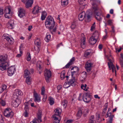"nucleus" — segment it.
<instances>
[{
	"mask_svg": "<svg viewBox=\"0 0 123 123\" xmlns=\"http://www.w3.org/2000/svg\"><path fill=\"white\" fill-rule=\"evenodd\" d=\"M113 119V117H112L110 118L109 119V120L107 122V123H112Z\"/></svg>",
	"mask_w": 123,
	"mask_h": 123,
	"instance_id": "e2e57ef3",
	"label": "nucleus"
},
{
	"mask_svg": "<svg viewBox=\"0 0 123 123\" xmlns=\"http://www.w3.org/2000/svg\"><path fill=\"white\" fill-rule=\"evenodd\" d=\"M93 64L90 61H88L85 65V68L88 72L90 71L93 66Z\"/></svg>",
	"mask_w": 123,
	"mask_h": 123,
	"instance_id": "1a4fd4ad",
	"label": "nucleus"
},
{
	"mask_svg": "<svg viewBox=\"0 0 123 123\" xmlns=\"http://www.w3.org/2000/svg\"><path fill=\"white\" fill-rule=\"evenodd\" d=\"M107 23L108 24L110 25H111L112 23V20L111 19L108 20L107 21Z\"/></svg>",
	"mask_w": 123,
	"mask_h": 123,
	"instance_id": "052dcab7",
	"label": "nucleus"
},
{
	"mask_svg": "<svg viewBox=\"0 0 123 123\" xmlns=\"http://www.w3.org/2000/svg\"><path fill=\"white\" fill-rule=\"evenodd\" d=\"M76 27V24L75 22H73L72 23L71 25V28L72 29H74Z\"/></svg>",
	"mask_w": 123,
	"mask_h": 123,
	"instance_id": "3c124183",
	"label": "nucleus"
},
{
	"mask_svg": "<svg viewBox=\"0 0 123 123\" xmlns=\"http://www.w3.org/2000/svg\"><path fill=\"white\" fill-rule=\"evenodd\" d=\"M82 99L85 102L87 103L89 102L91 100L90 93L89 92L85 93L83 96Z\"/></svg>",
	"mask_w": 123,
	"mask_h": 123,
	"instance_id": "39448f33",
	"label": "nucleus"
},
{
	"mask_svg": "<svg viewBox=\"0 0 123 123\" xmlns=\"http://www.w3.org/2000/svg\"><path fill=\"white\" fill-rule=\"evenodd\" d=\"M31 59V56L30 53H29L27 57L26 60L28 61H30Z\"/></svg>",
	"mask_w": 123,
	"mask_h": 123,
	"instance_id": "5fc2aeb1",
	"label": "nucleus"
},
{
	"mask_svg": "<svg viewBox=\"0 0 123 123\" xmlns=\"http://www.w3.org/2000/svg\"><path fill=\"white\" fill-rule=\"evenodd\" d=\"M86 21L87 22L90 21L91 20V17L89 15H87L86 17Z\"/></svg>",
	"mask_w": 123,
	"mask_h": 123,
	"instance_id": "c03bdc74",
	"label": "nucleus"
},
{
	"mask_svg": "<svg viewBox=\"0 0 123 123\" xmlns=\"http://www.w3.org/2000/svg\"><path fill=\"white\" fill-rule=\"evenodd\" d=\"M49 103L50 105H52L54 103V99L51 97H50L48 99Z\"/></svg>",
	"mask_w": 123,
	"mask_h": 123,
	"instance_id": "f704fd0d",
	"label": "nucleus"
},
{
	"mask_svg": "<svg viewBox=\"0 0 123 123\" xmlns=\"http://www.w3.org/2000/svg\"><path fill=\"white\" fill-rule=\"evenodd\" d=\"M97 41V39L91 36L89 39V43L90 44L93 45L96 43Z\"/></svg>",
	"mask_w": 123,
	"mask_h": 123,
	"instance_id": "5701e85b",
	"label": "nucleus"
},
{
	"mask_svg": "<svg viewBox=\"0 0 123 123\" xmlns=\"http://www.w3.org/2000/svg\"><path fill=\"white\" fill-rule=\"evenodd\" d=\"M86 38L85 37H82L80 39V45L82 49L85 48L86 45Z\"/></svg>",
	"mask_w": 123,
	"mask_h": 123,
	"instance_id": "4468645a",
	"label": "nucleus"
},
{
	"mask_svg": "<svg viewBox=\"0 0 123 123\" xmlns=\"http://www.w3.org/2000/svg\"><path fill=\"white\" fill-rule=\"evenodd\" d=\"M13 100L12 102V105L14 107H17L21 102V100L18 98H15L12 97Z\"/></svg>",
	"mask_w": 123,
	"mask_h": 123,
	"instance_id": "6e6552de",
	"label": "nucleus"
},
{
	"mask_svg": "<svg viewBox=\"0 0 123 123\" xmlns=\"http://www.w3.org/2000/svg\"><path fill=\"white\" fill-rule=\"evenodd\" d=\"M33 3V0H26L25 3V7L26 8H28L32 6Z\"/></svg>",
	"mask_w": 123,
	"mask_h": 123,
	"instance_id": "aec40b11",
	"label": "nucleus"
},
{
	"mask_svg": "<svg viewBox=\"0 0 123 123\" xmlns=\"http://www.w3.org/2000/svg\"><path fill=\"white\" fill-rule=\"evenodd\" d=\"M92 10L93 13L95 15V17L96 19L98 21H101L102 19V15L101 12L98 10V7L97 5L92 4Z\"/></svg>",
	"mask_w": 123,
	"mask_h": 123,
	"instance_id": "f03ea898",
	"label": "nucleus"
},
{
	"mask_svg": "<svg viewBox=\"0 0 123 123\" xmlns=\"http://www.w3.org/2000/svg\"><path fill=\"white\" fill-rule=\"evenodd\" d=\"M55 114L54 115L59 116L61 114L62 110L61 109L59 108H56L54 110Z\"/></svg>",
	"mask_w": 123,
	"mask_h": 123,
	"instance_id": "393cba45",
	"label": "nucleus"
},
{
	"mask_svg": "<svg viewBox=\"0 0 123 123\" xmlns=\"http://www.w3.org/2000/svg\"><path fill=\"white\" fill-rule=\"evenodd\" d=\"M122 49L121 48V47L118 49L117 48H116V52L117 53L121 51Z\"/></svg>",
	"mask_w": 123,
	"mask_h": 123,
	"instance_id": "0e129e2a",
	"label": "nucleus"
},
{
	"mask_svg": "<svg viewBox=\"0 0 123 123\" xmlns=\"http://www.w3.org/2000/svg\"><path fill=\"white\" fill-rule=\"evenodd\" d=\"M42 116V112L41 110H38L37 113V117L38 122L41 123L42 122L41 119Z\"/></svg>",
	"mask_w": 123,
	"mask_h": 123,
	"instance_id": "4be33fe9",
	"label": "nucleus"
},
{
	"mask_svg": "<svg viewBox=\"0 0 123 123\" xmlns=\"http://www.w3.org/2000/svg\"><path fill=\"white\" fill-rule=\"evenodd\" d=\"M41 10V7L36 6L34 7L32 11V12L33 14H35L39 13L40 10Z\"/></svg>",
	"mask_w": 123,
	"mask_h": 123,
	"instance_id": "2eb2a0df",
	"label": "nucleus"
},
{
	"mask_svg": "<svg viewBox=\"0 0 123 123\" xmlns=\"http://www.w3.org/2000/svg\"><path fill=\"white\" fill-rule=\"evenodd\" d=\"M95 23H94L92 25V26L91 27V31H92L93 30L95 29Z\"/></svg>",
	"mask_w": 123,
	"mask_h": 123,
	"instance_id": "bf43d9fd",
	"label": "nucleus"
},
{
	"mask_svg": "<svg viewBox=\"0 0 123 123\" xmlns=\"http://www.w3.org/2000/svg\"><path fill=\"white\" fill-rule=\"evenodd\" d=\"M50 35L49 34H47L46 37L45 38V40L46 42H48L50 38Z\"/></svg>",
	"mask_w": 123,
	"mask_h": 123,
	"instance_id": "79ce46f5",
	"label": "nucleus"
},
{
	"mask_svg": "<svg viewBox=\"0 0 123 123\" xmlns=\"http://www.w3.org/2000/svg\"><path fill=\"white\" fill-rule=\"evenodd\" d=\"M78 2L80 5V10H83L85 8L86 5V4L84 3V1L82 0H78Z\"/></svg>",
	"mask_w": 123,
	"mask_h": 123,
	"instance_id": "f3484780",
	"label": "nucleus"
},
{
	"mask_svg": "<svg viewBox=\"0 0 123 123\" xmlns=\"http://www.w3.org/2000/svg\"><path fill=\"white\" fill-rule=\"evenodd\" d=\"M41 95H43V94H45V89L44 86H43L41 88Z\"/></svg>",
	"mask_w": 123,
	"mask_h": 123,
	"instance_id": "864d4df0",
	"label": "nucleus"
},
{
	"mask_svg": "<svg viewBox=\"0 0 123 123\" xmlns=\"http://www.w3.org/2000/svg\"><path fill=\"white\" fill-rule=\"evenodd\" d=\"M44 76L45 77H50L51 76V71L46 69L44 71Z\"/></svg>",
	"mask_w": 123,
	"mask_h": 123,
	"instance_id": "b1692460",
	"label": "nucleus"
},
{
	"mask_svg": "<svg viewBox=\"0 0 123 123\" xmlns=\"http://www.w3.org/2000/svg\"><path fill=\"white\" fill-rule=\"evenodd\" d=\"M72 64H71L70 63L68 62L64 67V68H69L70 66L72 65Z\"/></svg>",
	"mask_w": 123,
	"mask_h": 123,
	"instance_id": "4d7b16f0",
	"label": "nucleus"
},
{
	"mask_svg": "<svg viewBox=\"0 0 123 123\" xmlns=\"http://www.w3.org/2000/svg\"><path fill=\"white\" fill-rule=\"evenodd\" d=\"M70 86L68 82H65L63 85V87L65 88H67Z\"/></svg>",
	"mask_w": 123,
	"mask_h": 123,
	"instance_id": "de8ad7c7",
	"label": "nucleus"
},
{
	"mask_svg": "<svg viewBox=\"0 0 123 123\" xmlns=\"http://www.w3.org/2000/svg\"><path fill=\"white\" fill-rule=\"evenodd\" d=\"M68 0H61V4L63 6H67L68 4Z\"/></svg>",
	"mask_w": 123,
	"mask_h": 123,
	"instance_id": "7c9ffc66",
	"label": "nucleus"
},
{
	"mask_svg": "<svg viewBox=\"0 0 123 123\" xmlns=\"http://www.w3.org/2000/svg\"><path fill=\"white\" fill-rule=\"evenodd\" d=\"M76 80V79H75V77H72V78L70 80H69L68 82L70 85H71L73 86H74V82Z\"/></svg>",
	"mask_w": 123,
	"mask_h": 123,
	"instance_id": "bb28decb",
	"label": "nucleus"
},
{
	"mask_svg": "<svg viewBox=\"0 0 123 123\" xmlns=\"http://www.w3.org/2000/svg\"><path fill=\"white\" fill-rule=\"evenodd\" d=\"M7 57L5 56L0 55V69L3 71L6 69L7 65Z\"/></svg>",
	"mask_w": 123,
	"mask_h": 123,
	"instance_id": "7ed1b4c3",
	"label": "nucleus"
},
{
	"mask_svg": "<svg viewBox=\"0 0 123 123\" xmlns=\"http://www.w3.org/2000/svg\"><path fill=\"white\" fill-rule=\"evenodd\" d=\"M11 9V7L9 6L6 8L4 11L5 13V17L6 18H9L11 17L12 14Z\"/></svg>",
	"mask_w": 123,
	"mask_h": 123,
	"instance_id": "423d86ee",
	"label": "nucleus"
},
{
	"mask_svg": "<svg viewBox=\"0 0 123 123\" xmlns=\"http://www.w3.org/2000/svg\"><path fill=\"white\" fill-rule=\"evenodd\" d=\"M99 36V34L98 32L97 31H95L92 37L97 40L98 39Z\"/></svg>",
	"mask_w": 123,
	"mask_h": 123,
	"instance_id": "2f4dec72",
	"label": "nucleus"
},
{
	"mask_svg": "<svg viewBox=\"0 0 123 123\" xmlns=\"http://www.w3.org/2000/svg\"><path fill=\"white\" fill-rule=\"evenodd\" d=\"M92 54V50L91 49L87 50L85 52L84 56L86 58H88L91 56Z\"/></svg>",
	"mask_w": 123,
	"mask_h": 123,
	"instance_id": "dca6fc26",
	"label": "nucleus"
},
{
	"mask_svg": "<svg viewBox=\"0 0 123 123\" xmlns=\"http://www.w3.org/2000/svg\"><path fill=\"white\" fill-rule=\"evenodd\" d=\"M82 109L81 108H79L78 113L76 115L77 116L79 117H80L82 115Z\"/></svg>",
	"mask_w": 123,
	"mask_h": 123,
	"instance_id": "c9c22d12",
	"label": "nucleus"
},
{
	"mask_svg": "<svg viewBox=\"0 0 123 123\" xmlns=\"http://www.w3.org/2000/svg\"><path fill=\"white\" fill-rule=\"evenodd\" d=\"M94 116L93 115L91 116L89 121V123H96V121L94 120Z\"/></svg>",
	"mask_w": 123,
	"mask_h": 123,
	"instance_id": "58836bf2",
	"label": "nucleus"
},
{
	"mask_svg": "<svg viewBox=\"0 0 123 123\" xmlns=\"http://www.w3.org/2000/svg\"><path fill=\"white\" fill-rule=\"evenodd\" d=\"M23 93L21 91L18 89H16L14 91V92L13 94L12 97L15 98H18L19 96H21L23 95Z\"/></svg>",
	"mask_w": 123,
	"mask_h": 123,
	"instance_id": "9b49d317",
	"label": "nucleus"
},
{
	"mask_svg": "<svg viewBox=\"0 0 123 123\" xmlns=\"http://www.w3.org/2000/svg\"><path fill=\"white\" fill-rule=\"evenodd\" d=\"M55 24V22L52 17L49 16L47 17L45 22V25L47 28L50 30L52 29Z\"/></svg>",
	"mask_w": 123,
	"mask_h": 123,
	"instance_id": "f257e3e1",
	"label": "nucleus"
},
{
	"mask_svg": "<svg viewBox=\"0 0 123 123\" xmlns=\"http://www.w3.org/2000/svg\"><path fill=\"white\" fill-rule=\"evenodd\" d=\"M67 101L66 100H63L62 101L61 105L65 108L67 105Z\"/></svg>",
	"mask_w": 123,
	"mask_h": 123,
	"instance_id": "e433bc0d",
	"label": "nucleus"
},
{
	"mask_svg": "<svg viewBox=\"0 0 123 123\" xmlns=\"http://www.w3.org/2000/svg\"><path fill=\"white\" fill-rule=\"evenodd\" d=\"M14 24V21L13 20H10L7 24V27L10 29L13 28Z\"/></svg>",
	"mask_w": 123,
	"mask_h": 123,
	"instance_id": "a211bd4d",
	"label": "nucleus"
},
{
	"mask_svg": "<svg viewBox=\"0 0 123 123\" xmlns=\"http://www.w3.org/2000/svg\"><path fill=\"white\" fill-rule=\"evenodd\" d=\"M30 74H31V73L28 70L26 69L25 70L24 75L25 77H28Z\"/></svg>",
	"mask_w": 123,
	"mask_h": 123,
	"instance_id": "c756f323",
	"label": "nucleus"
},
{
	"mask_svg": "<svg viewBox=\"0 0 123 123\" xmlns=\"http://www.w3.org/2000/svg\"><path fill=\"white\" fill-rule=\"evenodd\" d=\"M4 96H2L1 98H0V103L2 106H4L6 104L5 100H3V97Z\"/></svg>",
	"mask_w": 123,
	"mask_h": 123,
	"instance_id": "4c0bfd02",
	"label": "nucleus"
},
{
	"mask_svg": "<svg viewBox=\"0 0 123 123\" xmlns=\"http://www.w3.org/2000/svg\"><path fill=\"white\" fill-rule=\"evenodd\" d=\"M81 87V89H83L85 91H87L88 88V87H87V85L86 84L85 85L82 84Z\"/></svg>",
	"mask_w": 123,
	"mask_h": 123,
	"instance_id": "a19ab883",
	"label": "nucleus"
},
{
	"mask_svg": "<svg viewBox=\"0 0 123 123\" xmlns=\"http://www.w3.org/2000/svg\"><path fill=\"white\" fill-rule=\"evenodd\" d=\"M6 86L5 85H2L1 87V90L0 92V93L2 92L3 91L6 89Z\"/></svg>",
	"mask_w": 123,
	"mask_h": 123,
	"instance_id": "49530a36",
	"label": "nucleus"
},
{
	"mask_svg": "<svg viewBox=\"0 0 123 123\" xmlns=\"http://www.w3.org/2000/svg\"><path fill=\"white\" fill-rule=\"evenodd\" d=\"M62 87V86L61 85H59L57 86V89L58 90H60Z\"/></svg>",
	"mask_w": 123,
	"mask_h": 123,
	"instance_id": "338daca9",
	"label": "nucleus"
},
{
	"mask_svg": "<svg viewBox=\"0 0 123 123\" xmlns=\"http://www.w3.org/2000/svg\"><path fill=\"white\" fill-rule=\"evenodd\" d=\"M47 15L46 12L45 11H43L42 13L41 19L42 20H44Z\"/></svg>",
	"mask_w": 123,
	"mask_h": 123,
	"instance_id": "c85d7f7f",
	"label": "nucleus"
},
{
	"mask_svg": "<svg viewBox=\"0 0 123 123\" xmlns=\"http://www.w3.org/2000/svg\"><path fill=\"white\" fill-rule=\"evenodd\" d=\"M20 54H18L16 55V57H19L21 56V54H22V51H20Z\"/></svg>",
	"mask_w": 123,
	"mask_h": 123,
	"instance_id": "69168bd1",
	"label": "nucleus"
},
{
	"mask_svg": "<svg viewBox=\"0 0 123 123\" xmlns=\"http://www.w3.org/2000/svg\"><path fill=\"white\" fill-rule=\"evenodd\" d=\"M16 71V68L14 66H11L8 68L7 70L8 75L10 76H12Z\"/></svg>",
	"mask_w": 123,
	"mask_h": 123,
	"instance_id": "9d476101",
	"label": "nucleus"
},
{
	"mask_svg": "<svg viewBox=\"0 0 123 123\" xmlns=\"http://www.w3.org/2000/svg\"><path fill=\"white\" fill-rule=\"evenodd\" d=\"M28 102H25L24 104V105H25V111H28L29 109V108L28 105Z\"/></svg>",
	"mask_w": 123,
	"mask_h": 123,
	"instance_id": "09e8293b",
	"label": "nucleus"
},
{
	"mask_svg": "<svg viewBox=\"0 0 123 123\" xmlns=\"http://www.w3.org/2000/svg\"><path fill=\"white\" fill-rule=\"evenodd\" d=\"M42 63L40 61H38L37 63V67L38 70H40L42 68L41 65Z\"/></svg>",
	"mask_w": 123,
	"mask_h": 123,
	"instance_id": "473e14b6",
	"label": "nucleus"
},
{
	"mask_svg": "<svg viewBox=\"0 0 123 123\" xmlns=\"http://www.w3.org/2000/svg\"><path fill=\"white\" fill-rule=\"evenodd\" d=\"M58 116L54 115L52 116V117L53 118L54 123H59V122L60 120L58 119Z\"/></svg>",
	"mask_w": 123,
	"mask_h": 123,
	"instance_id": "cd10ccee",
	"label": "nucleus"
},
{
	"mask_svg": "<svg viewBox=\"0 0 123 123\" xmlns=\"http://www.w3.org/2000/svg\"><path fill=\"white\" fill-rule=\"evenodd\" d=\"M86 74H83L82 73L81 74V76L80 78V80L82 82H83L85 80L86 78Z\"/></svg>",
	"mask_w": 123,
	"mask_h": 123,
	"instance_id": "72a5a7b5",
	"label": "nucleus"
},
{
	"mask_svg": "<svg viewBox=\"0 0 123 123\" xmlns=\"http://www.w3.org/2000/svg\"><path fill=\"white\" fill-rule=\"evenodd\" d=\"M25 10L23 8H20L18 9V15L21 18L25 15Z\"/></svg>",
	"mask_w": 123,
	"mask_h": 123,
	"instance_id": "ddd939ff",
	"label": "nucleus"
},
{
	"mask_svg": "<svg viewBox=\"0 0 123 123\" xmlns=\"http://www.w3.org/2000/svg\"><path fill=\"white\" fill-rule=\"evenodd\" d=\"M35 44L37 46L36 49L35 48V50L37 51V53H38L40 51L39 47L40 45V42L39 40H37L35 41Z\"/></svg>",
	"mask_w": 123,
	"mask_h": 123,
	"instance_id": "412c9836",
	"label": "nucleus"
},
{
	"mask_svg": "<svg viewBox=\"0 0 123 123\" xmlns=\"http://www.w3.org/2000/svg\"><path fill=\"white\" fill-rule=\"evenodd\" d=\"M43 96V101L44 102H45L47 98V96L46 94H43V95H42Z\"/></svg>",
	"mask_w": 123,
	"mask_h": 123,
	"instance_id": "8fccbe9b",
	"label": "nucleus"
},
{
	"mask_svg": "<svg viewBox=\"0 0 123 123\" xmlns=\"http://www.w3.org/2000/svg\"><path fill=\"white\" fill-rule=\"evenodd\" d=\"M74 61L75 58L74 57H73L71 59L70 62H69L72 65Z\"/></svg>",
	"mask_w": 123,
	"mask_h": 123,
	"instance_id": "603ef678",
	"label": "nucleus"
},
{
	"mask_svg": "<svg viewBox=\"0 0 123 123\" xmlns=\"http://www.w3.org/2000/svg\"><path fill=\"white\" fill-rule=\"evenodd\" d=\"M25 78H26L25 80L26 83L28 84H30L31 83V77H28Z\"/></svg>",
	"mask_w": 123,
	"mask_h": 123,
	"instance_id": "ea45409f",
	"label": "nucleus"
},
{
	"mask_svg": "<svg viewBox=\"0 0 123 123\" xmlns=\"http://www.w3.org/2000/svg\"><path fill=\"white\" fill-rule=\"evenodd\" d=\"M86 15L85 12H82L78 15V18L79 20L80 21H82L84 18H86Z\"/></svg>",
	"mask_w": 123,
	"mask_h": 123,
	"instance_id": "6ab92c4d",
	"label": "nucleus"
},
{
	"mask_svg": "<svg viewBox=\"0 0 123 123\" xmlns=\"http://www.w3.org/2000/svg\"><path fill=\"white\" fill-rule=\"evenodd\" d=\"M107 59L109 61V62H108V63L110 70L111 69L112 72H115L116 74L115 67L114 66L112 63V61L113 60V58L110 52L109 53V55L107 56Z\"/></svg>",
	"mask_w": 123,
	"mask_h": 123,
	"instance_id": "20e7f679",
	"label": "nucleus"
},
{
	"mask_svg": "<svg viewBox=\"0 0 123 123\" xmlns=\"http://www.w3.org/2000/svg\"><path fill=\"white\" fill-rule=\"evenodd\" d=\"M83 96H82L81 94L80 93L79 94V96L78 98V99L79 101L81 100L82 99Z\"/></svg>",
	"mask_w": 123,
	"mask_h": 123,
	"instance_id": "680f3d73",
	"label": "nucleus"
},
{
	"mask_svg": "<svg viewBox=\"0 0 123 123\" xmlns=\"http://www.w3.org/2000/svg\"><path fill=\"white\" fill-rule=\"evenodd\" d=\"M28 111H25L24 112L23 114V116L25 117H27L28 116Z\"/></svg>",
	"mask_w": 123,
	"mask_h": 123,
	"instance_id": "6e6d98bb",
	"label": "nucleus"
},
{
	"mask_svg": "<svg viewBox=\"0 0 123 123\" xmlns=\"http://www.w3.org/2000/svg\"><path fill=\"white\" fill-rule=\"evenodd\" d=\"M75 69L76 70H74V71L71 72V76L72 77H74V76L75 73H77L78 72L79 69L78 68L76 67H73L71 68V70H73Z\"/></svg>",
	"mask_w": 123,
	"mask_h": 123,
	"instance_id": "a878e982",
	"label": "nucleus"
},
{
	"mask_svg": "<svg viewBox=\"0 0 123 123\" xmlns=\"http://www.w3.org/2000/svg\"><path fill=\"white\" fill-rule=\"evenodd\" d=\"M65 73L64 72H62L61 73L60 75V78L61 80L63 79L65 77Z\"/></svg>",
	"mask_w": 123,
	"mask_h": 123,
	"instance_id": "a18cd8bd",
	"label": "nucleus"
},
{
	"mask_svg": "<svg viewBox=\"0 0 123 123\" xmlns=\"http://www.w3.org/2000/svg\"><path fill=\"white\" fill-rule=\"evenodd\" d=\"M8 43L10 44H12L13 43V39L12 38H11L10 40H9L8 42Z\"/></svg>",
	"mask_w": 123,
	"mask_h": 123,
	"instance_id": "13d9d810",
	"label": "nucleus"
},
{
	"mask_svg": "<svg viewBox=\"0 0 123 123\" xmlns=\"http://www.w3.org/2000/svg\"><path fill=\"white\" fill-rule=\"evenodd\" d=\"M33 96L34 97V100L36 102H39L41 101V97L39 95H38L35 91L33 92Z\"/></svg>",
	"mask_w": 123,
	"mask_h": 123,
	"instance_id": "f8f14e48",
	"label": "nucleus"
},
{
	"mask_svg": "<svg viewBox=\"0 0 123 123\" xmlns=\"http://www.w3.org/2000/svg\"><path fill=\"white\" fill-rule=\"evenodd\" d=\"M114 117V116L113 115H111V112H108V111H107V113L105 117H110V118L111 117H112L113 118Z\"/></svg>",
	"mask_w": 123,
	"mask_h": 123,
	"instance_id": "37998d69",
	"label": "nucleus"
},
{
	"mask_svg": "<svg viewBox=\"0 0 123 123\" xmlns=\"http://www.w3.org/2000/svg\"><path fill=\"white\" fill-rule=\"evenodd\" d=\"M4 116L7 118L12 117L13 115V113L10 109H6L4 113Z\"/></svg>",
	"mask_w": 123,
	"mask_h": 123,
	"instance_id": "0eeeda50",
	"label": "nucleus"
},
{
	"mask_svg": "<svg viewBox=\"0 0 123 123\" xmlns=\"http://www.w3.org/2000/svg\"><path fill=\"white\" fill-rule=\"evenodd\" d=\"M72 121H73L71 119L68 120L67 121L66 123H71Z\"/></svg>",
	"mask_w": 123,
	"mask_h": 123,
	"instance_id": "774afa93",
	"label": "nucleus"
}]
</instances>
